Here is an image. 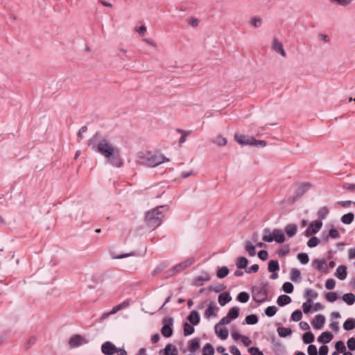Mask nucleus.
<instances>
[{"label":"nucleus","mask_w":355,"mask_h":355,"mask_svg":"<svg viewBox=\"0 0 355 355\" xmlns=\"http://www.w3.org/2000/svg\"><path fill=\"white\" fill-rule=\"evenodd\" d=\"M87 144L92 150L102 155L112 166L120 168L123 166L119 148L98 132L88 140Z\"/></svg>","instance_id":"nucleus-1"},{"label":"nucleus","mask_w":355,"mask_h":355,"mask_svg":"<svg viewBox=\"0 0 355 355\" xmlns=\"http://www.w3.org/2000/svg\"><path fill=\"white\" fill-rule=\"evenodd\" d=\"M169 159L163 154L152 152H139L137 154L136 162L137 165L146 167H156L158 165L168 162Z\"/></svg>","instance_id":"nucleus-2"},{"label":"nucleus","mask_w":355,"mask_h":355,"mask_svg":"<svg viewBox=\"0 0 355 355\" xmlns=\"http://www.w3.org/2000/svg\"><path fill=\"white\" fill-rule=\"evenodd\" d=\"M167 209L166 205H161L147 211L145 216L147 225L153 230L159 226L164 217V212Z\"/></svg>","instance_id":"nucleus-3"},{"label":"nucleus","mask_w":355,"mask_h":355,"mask_svg":"<svg viewBox=\"0 0 355 355\" xmlns=\"http://www.w3.org/2000/svg\"><path fill=\"white\" fill-rule=\"evenodd\" d=\"M263 234L262 239L265 242L275 241L278 243H283L286 241L285 235L279 229H274L271 232L269 228H265L263 230Z\"/></svg>","instance_id":"nucleus-4"},{"label":"nucleus","mask_w":355,"mask_h":355,"mask_svg":"<svg viewBox=\"0 0 355 355\" xmlns=\"http://www.w3.org/2000/svg\"><path fill=\"white\" fill-rule=\"evenodd\" d=\"M268 289L266 286H254L252 288V298L258 303H263L267 300Z\"/></svg>","instance_id":"nucleus-5"},{"label":"nucleus","mask_w":355,"mask_h":355,"mask_svg":"<svg viewBox=\"0 0 355 355\" xmlns=\"http://www.w3.org/2000/svg\"><path fill=\"white\" fill-rule=\"evenodd\" d=\"M89 343V339L80 335L74 334L69 340V346L71 349L78 348Z\"/></svg>","instance_id":"nucleus-6"},{"label":"nucleus","mask_w":355,"mask_h":355,"mask_svg":"<svg viewBox=\"0 0 355 355\" xmlns=\"http://www.w3.org/2000/svg\"><path fill=\"white\" fill-rule=\"evenodd\" d=\"M173 319L171 317H166L163 320V326L161 332L165 338H169L173 334Z\"/></svg>","instance_id":"nucleus-7"},{"label":"nucleus","mask_w":355,"mask_h":355,"mask_svg":"<svg viewBox=\"0 0 355 355\" xmlns=\"http://www.w3.org/2000/svg\"><path fill=\"white\" fill-rule=\"evenodd\" d=\"M311 187V184L309 182H302L298 184L295 189L294 195L292 196L293 202L302 197L306 193Z\"/></svg>","instance_id":"nucleus-8"},{"label":"nucleus","mask_w":355,"mask_h":355,"mask_svg":"<svg viewBox=\"0 0 355 355\" xmlns=\"http://www.w3.org/2000/svg\"><path fill=\"white\" fill-rule=\"evenodd\" d=\"M322 226V222L320 220H314L310 223L308 228L305 230V236H309L312 234L318 233Z\"/></svg>","instance_id":"nucleus-9"},{"label":"nucleus","mask_w":355,"mask_h":355,"mask_svg":"<svg viewBox=\"0 0 355 355\" xmlns=\"http://www.w3.org/2000/svg\"><path fill=\"white\" fill-rule=\"evenodd\" d=\"M210 279L211 277L207 272H202L200 275L193 278L192 284L195 286H201L205 282H209Z\"/></svg>","instance_id":"nucleus-10"},{"label":"nucleus","mask_w":355,"mask_h":355,"mask_svg":"<svg viewBox=\"0 0 355 355\" xmlns=\"http://www.w3.org/2000/svg\"><path fill=\"white\" fill-rule=\"evenodd\" d=\"M234 139L241 145L253 146L255 144L254 142H256L254 137L245 135H235Z\"/></svg>","instance_id":"nucleus-11"},{"label":"nucleus","mask_w":355,"mask_h":355,"mask_svg":"<svg viewBox=\"0 0 355 355\" xmlns=\"http://www.w3.org/2000/svg\"><path fill=\"white\" fill-rule=\"evenodd\" d=\"M101 349L104 355H114L116 347L112 342L106 341L102 344Z\"/></svg>","instance_id":"nucleus-12"},{"label":"nucleus","mask_w":355,"mask_h":355,"mask_svg":"<svg viewBox=\"0 0 355 355\" xmlns=\"http://www.w3.org/2000/svg\"><path fill=\"white\" fill-rule=\"evenodd\" d=\"M312 266L314 269L319 270L322 272H328L327 263L323 259H315L312 261Z\"/></svg>","instance_id":"nucleus-13"},{"label":"nucleus","mask_w":355,"mask_h":355,"mask_svg":"<svg viewBox=\"0 0 355 355\" xmlns=\"http://www.w3.org/2000/svg\"><path fill=\"white\" fill-rule=\"evenodd\" d=\"M272 49L277 53H280L283 57H286V53L283 48L282 42L276 37H275L272 42Z\"/></svg>","instance_id":"nucleus-14"},{"label":"nucleus","mask_w":355,"mask_h":355,"mask_svg":"<svg viewBox=\"0 0 355 355\" xmlns=\"http://www.w3.org/2000/svg\"><path fill=\"white\" fill-rule=\"evenodd\" d=\"M325 320L323 315H316L311 322L313 327L315 329H321L324 324Z\"/></svg>","instance_id":"nucleus-15"},{"label":"nucleus","mask_w":355,"mask_h":355,"mask_svg":"<svg viewBox=\"0 0 355 355\" xmlns=\"http://www.w3.org/2000/svg\"><path fill=\"white\" fill-rule=\"evenodd\" d=\"M160 355H178L177 348L172 344H167L164 349H160L159 352Z\"/></svg>","instance_id":"nucleus-16"},{"label":"nucleus","mask_w":355,"mask_h":355,"mask_svg":"<svg viewBox=\"0 0 355 355\" xmlns=\"http://www.w3.org/2000/svg\"><path fill=\"white\" fill-rule=\"evenodd\" d=\"M284 232L288 237L293 238L297 233V226L294 223H289L285 226Z\"/></svg>","instance_id":"nucleus-17"},{"label":"nucleus","mask_w":355,"mask_h":355,"mask_svg":"<svg viewBox=\"0 0 355 355\" xmlns=\"http://www.w3.org/2000/svg\"><path fill=\"white\" fill-rule=\"evenodd\" d=\"M216 334L222 340H225L228 337V330L225 327H221L219 324H216L215 327Z\"/></svg>","instance_id":"nucleus-18"},{"label":"nucleus","mask_w":355,"mask_h":355,"mask_svg":"<svg viewBox=\"0 0 355 355\" xmlns=\"http://www.w3.org/2000/svg\"><path fill=\"white\" fill-rule=\"evenodd\" d=\"M347 268L345 266H344V265L339 266L336 269V277L340 280H344L345 279H346L347 275Z\"/></svg>","instance_id":"nucleus-19"},{"label":"nucleus","mask_w":355,"mask_h":355,"mask_svg":"<svg viewBox=\"0 0 355 355\" xmlns=\"http://www.w3.org/2000/svg\"><path fill=\"white\" fill-rule=\"evenodd\" d=\"M333 336H334L331 332L324 331L318 337V341L319 343L326 344L329 343L332 340Z\"/></svg>","instance_id":"nucleus-20"},{"label":"nucleus","mask_w":355,"mask_h":355,"mask_svg":"<svg viewBox=\"0 0 355 355\" xmlns=\"http://www.w3.org/2000/svg\"><path fill=\"white\" fill-rule=\"evenodd\" d=\"M188 320L193 325L198 324L200 320V317L198 311L195 310L192 311L188 316Z\"/></svg>","instance_id":"nucleus-21"},{"label":"nucleus","mask_w":355,"mask_h":355,"mask_svg":"<svg viewBox=\"0 0 355 355\" xmlns=\"http://www.w3.org/2000/svg\"><path fill=\"white\" fill-rule=\"evenodd\" d=\"M244 247L250 257H254L256 254V246L250 241H246L244 243Z\"/></svg>","instance_id":"nucleus-22"},{"label":"nucleus","mask_w":355,"mask_h":355,"mask_svg":"<svg viewBox=\"0 0 355 355\" xmlns=\"http://www.w3.org/2000/svg\"><path fill=\"white\" fill-rule=\"evenodd\" d=\"M232 300V297L228 293H223L218 295V303L220 306H225Z\"/></svg>","instance_id":"nucleus-23"},{"label":"nucleus","mask_w":355,"mask_h":355,"mask_svg":"<svg viewBox=\"0 0 355 355\" xmlns=\"http://www.w3.org/2000/svg\"><path fill=\"white\" fill-rule=\"evenodd\" d=\"M291 302V298L287 295H281L277 300V303L279 306H284Z\"/></svg>","instance_id":"nucleus-24"},{"label":"nucleus","mask_w":355,"mask_h":355,"mask_svg":"<svg viewBox=\"0 0 355 355\" xmlns=\"http://www.w3.org/2000/svg\"><path fill=\"white\" fill-rule=\"evenodd\" d=\"M248 264V260L245 257H239L236 261V267L239 269H247Z\"/></svg>","instance_id":"nucleus-25"},{"label":"nucleus","mask_w":355,"mask_h":355,"mask_svg":"<svg viewBox=\"0 0 355 355\" xmlns=\"http://www.w3.org/2000/svg\"><path fill=\"white\" fill-rule=\"evenodd\" d=\"M329 213V210L327 207L324 206L320 207L317 212L318 218H319L318 220L322 221V220L325 219Z\"/></svg>","instance_id":"nucleus-26"},{"label":"nucleus","mask_w":355,"mask_h":355,"mask_svg":"<svg viewBox=\"0 0 355 355\" xmlns=\"http://www.w3.org/2000/svg\"><path fill=\"white\" fill-rule=\"evenodd\" d=\"M355 328V319L348 318L343 323V329L346 331H351Z\"/></svg>","instance_id":"nucleus-27"},{"label":"nucleus","mask_w":355,"mask_h":355,"mask_svg":"<svg viewBox=\"0 0 355 355\" xmlns=\"http://www.w3.org/2000/svg\"><path fill=\"white\" fill-rule=\"evenodd\" d=\"M277 331L278 335L282 338H285L288 336H290L292 334V330L289 327H278Z\"/></svg>","instance_id":"nucleus-28"},{"label":"nucleus","mask_w":355,"mask_h":355,"mask_svg":"<svg viewBox=\"0 0 355 355\" xmlns=\"http://www.w3.org/2000/svg\"><path fill=\"white\" fill-rule=\"evenodd\" d=\"M268 270L270 272H275L279 270V264L277 260H270L268 264Z\"/></svg>","instance_id":"nucleus-29"},{"label":"nucleus","mask_w":355,"mask_h":355,"mask_svg":"<svg viewBox=\"0 0 355 355\" xmlns=\"http://www.w3.org/2000/svg\"><path fill=\"white\" fill-rule=\"evenodd\" d=\"M354 218V214L352 212L345 214L341 217V222L346 225L351 224Z\"/></svg>","instance_id":"nucleus-30"},{"label":"nucleus","mask_w":355,"mask_h":355,"mask_svg":"<svg viewBox=\"0 0 355 355\" xmlns=\"http://www.w3.org/2000/svg\"><path fill=\"white\" fill-rule=\"evenodd\" d=\"M343 300L348 305H352L355 302V295L352 293L344 294Z\"/></svg>","instance_id":"nucleus-31"},{"label":"nucleus","mask_w":355,"mask_h":355,"mask_svg":"<svg viewBox=\"0 0 355 355\" xmlns=\"http://www.w3.org/2000/svg\"><path fill=\"white\" fill-rule=\"evenodd\" d=\"M230 270L227 266L219 268L216 272V276L219 279L225 278L228 275Z\"/></svg>","instance_id":"nucleus-32"},{"label":"nucleus","mask_w":355,"mask_h":355,"mask_svg":"<svg viewBox=\"0 0 355 355\" xmlns=\"http://www.w3.org/2000/svg\"><path fill=\"white\" fill-rule=\"evenodd\" d=\"M216 306L213 302H211L205 313V317L209 318L210 317L215 315Z\"/></svg>","instance_id":"nucleus-33"},{"label":"nucleus","mask_w":355,"mask_h":355,"mask_svg":"<svg viewBox=\"0 0 355 355\" xmlns=\"http://www.w3.org/2000/svg\"><path fill=\"white\" fill-rule=\"evenodd\" d=\"M192 263H193L192 259H187L184 262L181 263L179 265H177L176 266H175L174 270L178 272L182 271V270H184L185 268H187V267H189V266H191Z\"/></svg>","instance_id":"nucleus-34"},{"label":"nucleus","mask_w":355,"mask_h":355,"mask_svg":"<svg viewBox=\"0 0 355 355\" xmlns=\"http://www.w3.org/2000/svg\"><path fill=\"white\" fill-rule=\"evenodd\" d=\"M184 327V336H188L191 335L194 332V327L193 324H189L188 322H184L183 324Z\"/></svg>","instance_id":"nucleus-35"},{"label":"nucleus","mask_w":355,"mask_h":355,"mask_svg":"<svg viewBox=\"0 0 355 355\" xmlns=\"http://www.w3.org/2000/svg\"><path fill=\"white\" fill-rule=\"evenodd\" d=\"M302 340L306 344H311L314 340V334L311 331H306L302 336Z\"/></svg>","instance_id":"nucleus-36"},{"label":"nucleus","mask_w":355,"mask_h":355,"mask_svg":"<svg viewBox=\"0 0 355 355\" xmlns=\"http://www.w3.org/2000/svg\"><path fill=\"white\" fill-rule=\"evenodd\" d=\"M200 347V340L198 338H193L190 341L189 351L191 352H196Z\"/></svg>","instance_id":"nucleus-37"},{"label":"nucleus","mask_w":355,"mask_h":355,"mask_svg":"<svg viewBox=\"0 0 355 355\" xmlns=\"http://www.w3.org/2000/svg\"><path fill=\"white\" fill-rule=\"evenodd\" d=\"M239 309L238 307L234 306V307L231 308L229 310L227 315L231 320H234L239 317Z\"/></svg>","instance_id":"nucleus-38"},{"label":"nucleus","mask_w":355,"mask_h":355,"mask_svg":"<svg viewBox=\"0 0 355 355\" xmlns=\"http://www.w3.org/2000/svg\"><path fill=\"white\" fill-rule=\"evenodd\" d=\"M225 288V286L223 284H212L209 286V290L215 293H219Z\"/></svg>","instance_id":"nucleus-39"},{"label":"nucleus","mask_w":355,"mask_h":355,"mask_svg":"<svg viewBox=\"0 0 355 355\" xmlns=\"http://www.w3.org/2000/svg\"><path fill=\"white\" fill-rule=\"evenodd\" d=\"M245 322L248 324H255L258 322V317L254 314L248 315L245 317Z\"/></svg>","instance_id":"nucleus-40"},{"label":"nucleus","mask_w":355,"mask_h":355,"mask_svg":"<svg viewBox=\"0 0 355 355\" xmlns=\"http://www.w3.org/2000/svg\"><path fill=\"white\" fill-rule=\"evenodd\" d=\"M290 252V247L288 245L282 246L277 251V254L279 257H283Z\"/></svg>","instance_id":"nucleus-41"},{"label":"nucleus","mask_w":355,"mask_h":355,"mask_svg":"<svg viewBox=\"0 0 355 355\" xmlns=\"http://www.w3.org/2000/svg\"><path fill=\"white\" fill-rule=\"evenodd\" d=\"M249 294L246 292H241L237 295V300L241 303H246L249 300Z\"/></svg>","instance_id":"nucleus-42"},{"label":"nucleus","mask_w":355,"mask_h":355,"mask_svg":"<svg viewBox=\"0 0 355 355\" xmlns=\"http://www.w3.org/2000/svg\"><path fill=\"white\" fill-rule=\"evenodd\" d=\"M227 142V139L223 135H218L216 138L214 140H213V143L220 146L226 145Z\"/></svg>","instance_id":"nucleus-43"},{"label":"nucleus","mask_w":355,"mask_h":355,"mask_svg":"<svg viewBox=\"0 0 355 355\" xmlns=\"http://www.w3.org/2000/svg\"><path fill=\"white\" fill-rule=\"evenodd\" d=\"M297 258L298 261L302 264H304V265L308 263V262L309 261L308 254L304 252L299 253L297 256Z\"/></svg>","instance_id":"nucleus-44"},{"label":"nucleus","mask_w":355,"mask_h":355,"mask_svg":"<svg viewBox=\"0 0 355 355\" xmlns=\"http://www.w3.org/2000/svg\"><path fill=\"white\" fill-rule=\"evenodd\" d=\"M312 300L311 299L308 298L307 300L303 303L302 309L304 313H308L310 312L311 309L312 307Z\"/></svg>","instance_id":"nucleus-45"},{"label":"nucleus","mask_w":355,"mask_h":355,"mask_svg":"<svg viewBox=\"0 0 355 355\" xmlns=\"http://www.w3.org/2000/svg\"><path fill=\"white\" fill-rule=\"evenodd\" d=\"M176 131L181 134V137L179 141V144L181 146L186 141V138L190 134V132H187L181 129H177Z\"/></svg>","instance_id":"nucleus-46"},{"label":"nucleus","mask_w":355,"mask_h":355,"mask_svg":"<svg viewBox=\"0 0 355 355\" xmlns=\"http://www.w3.org/2000/svg\"><path fill=\"white\" fill-rule=\"evenodd\" d=\"M277 311V309L276 306H270L265 309V314L268 317H272L276 314Z\"/></svg>","instance_id":"nucleus-47"},{"label":"nucleus","mask_w":355,"mask_h":355,"mask_svg":"<svg viewBox=\"0 0 355 355\" xmlns=\"http://www.w3.org/2000/svg\"><path fill=\"white\" fill-rule=\"evenodd\" d=\"M302 318V313L300 309L294 311L291 314V320L295 322L300 321Z\"/></svg>","instance_id":"nucleus-48"},{"label":"nucleus","mask_w":355,"mask_h":355,"mask_svg":"<svg viewBox=\"0 0 355 355\" xmlns=\"http://www.w3.org/2000/svg\"><path fill=\"white\" fill-rule=\"evenodd\" d=\"M319 243L320 239L318 237L312 236L307 241V245L309 248H315L319 244Z\"/></svg>","instance_id":"nucleus-49"},{"label":"nucleus","mask_w":355,"mask_h":355,"mask_svg":"<svg viewBox=\"0 0 355 355\" xmlns=\"http://www.w3.org/2000/svg\"><path fill=\"white\" fill-rule=\"evenodd\" d=\"M203 354L207 355H214V349L210 343H207L203 347Z\"/></svg>","instance_id":"nucleus-50"},{"label":"nucleus","mask_w":355,"mask_h":355,"mask_svg":"<svg viewBox=\"0 0 355 355\" xmlns=\"http://www.w3.org/2000/svg\"><path fill=\"white\" fill-rule=\"evenodd\" d=\"M250 21L254 28H259L262 24V19L258 17H252Z\"/></svg>","instance_id":"nucleus-51"},{"label":"nucleus","mask_w":355,"mask_h":355,"mask_svg":"<svg viewBox=\"0 0 355 355\" xmlns=\"http://www.w3.org/2000/svg\"><path fill=\"white\" fill-rule=\"evenodd\" d=\"M335 348L337 352L344 353L346 351V347L344 343L342 340L337 341L335 344Z\"/></svg>","instance_id":"nucleus-52"},{"label":"nucleus","mask_w":355,"mask_h":355,"mask_svg":"<svg viewBox=\"0 0 355 355\" xmlns=\"http://www.w3.org/2000/svg\"><path fill=\"white\" fill-rule=\"evenodd\" d=\"M293 285L292 283L287 282L282 286V290L286 293H291L293 291Z\"/></svg>","instance_id":"nucleus-53"},{"label":"nucleus","mask_w":355,"mask_h":355,"mask_svg":"<svg viewBox=\"0 0 355 355\" xmlns=\"http://www.w3.org/2000/svg\"><path fill=\"white\" fill-rule=\"evenodd\" d=\"M300 271L297 269V268H293L291 270V279L292 281H297L300 279Z\"/></svg>","instance_id":"nucleus-54"},{"label":"nucleus","mask_w":355,"mask_h":355,"mask_svg":"<svg viewBox=\"0 0 355 355\" xmlns=\"http://www.w3.org/2000/svg\"><path fill=\"white\" fill-rule=\"evenodd\" d=\"M248 351L251 355H263V353L257 347H251Z\"/></svg>","instance_id":"nucleus-55"},{"label":"nucleus","mask_w":355,"mask_h":355,"mask_svg":"<svg viewBox=\"0 0 355 355\" xmlns=\"http://www.w3.org/2000/svg\"><path fill=\"white\" fill-rule=\"evenodd\" d=\"M304 296L309 297V299L316 298L318 297V293L310 288H307L305 290Z\"/></svg>","instance_id":"nucleus-56"},{"label":"nucleus","mask_w":355,"mask_h":355,"mask_svg":"<svg viewBox=\"0 0 355 355\" xmlns=\"http://www.w3.org/2000/svg\"><path fill=\"white\" fill-rule=\"evenodd\" d=\"M336 286V282L334 279H328L325 282V287L328 290L334 288Z\"/></svg>","instance_id":"nucleus-57"},{"label":"nucleus","mask_w":355,"mask_h":355,"mask_svg":"<svg viewBox=\"0 0 355 355\" xmlns=\"http://www.w3.org/2000/svg\"><path fill=\"white\" fill-rule=\"evenodd\" d=\"M327 300L330 302H334L337 299V294L335 292H329L326 294Z\"/></svg>","instance_id":"nucleus-58"},{"label":"nucleus","mask_w":355,"mask_h":355,"mask_svg":"<svg viewBox=\"0 0 355 355\" xmlns=\"http://www.w3.org/2000/svg\"><path fill=\"white\" fill-rule=\"evenodd\" d=\"M332 3H337L338 4L343 6H347L349 5L353 0H329Z\"/></svg>","instance_id":"nucleus-59"},{"label":"nucleus","mask_w":355,"mask_h":355,"mask_svg":"<svg viewBox=\"0 0 355 355\" xmlns=\"http://www.w3.org/2000/svg\"><path fill=\"white\" fill-rule=\"evenodd\" d=\"M307 352L309 355H317L318 351L316 346L314 345H309L307 348Z\"/></svg>","instance_id":"nucleus-60"},{"label":"nucleus","mask_w":355,"mask_h":355,"mask_svg":"<svg viewBox=\"0 0 355 355\" xmlns=\"http://www.w3.org/2000/svg\"><path fill=\"white\" fill-rule=\"evenodd\" d=\"M329 236L332 239H338L340 236V233L336 229H331L329 231Z\"/></svg>","instance_id":"nucleus-61"},{"label":"nucleus","mask_w":355,"mask_h":355,"mask_svg":"<svg viewBox=\"0 0 355 355\" xmlns=\"http://www.w3.org/2000/svg\"><path fill=\"white\" fill-rule=\"evenodd\" d=\"M347 347L349 350L354 351L355 350V338H350L348 339L347 342Z\"/></svg>","instance_id":"nucleus-62"},{"label":"nucleus","mask_w":355,"mask_h":355,"mask_svg":"<svg viewBox=\"0 0 355 355\" xmlns=\"http://www.w3.org/2000/svg\"><path fill=\"white\" fill-rule=\"evenodd\" d=\"M259 258L262 261H266L268 257V253L265 250H261L258 252Z\"/></svg>","instance_id":"nucleus-63"},{"label":"nucleus","mask_w":355,"mask_h":355,"mask_svg":"<svg viewBox=\"0 0 355 355\" xmlns=\"http://www.w3.org/2000/svg\"><path fill=\"white\" fill-rule=\"evenodd\" d=\"M329 352V348L327 345H322L319 349V355H327Z\"/></svg>","instance_id":"nucleus-64"}]
</instances>
